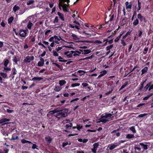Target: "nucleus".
I'll return each mask as SVG.
<instances>
[{"instance_id":"f257e3e1","label":"nucleus","mask_w":153,"mask_h":153,"mask_svg":"<svg viewBox=\"0 0 153 153\" xmlns=\"http://www.w3.org/2000/svg\"><path fill=\"white\" fill-rule=\"evenodd\" d=\"M53 113H56L55 116L58 118V120L61 118L67 116V110L66 109H63L59 111L55 109L53 111Z\"/></svg>"},{"instance_id":"f03ea898","label":"nucleus","mask_w":153,"mask_h":153,"mask_svg":"<svg viewBox=\"0 0 153 153\" xmlns=\"http://www.w3.org/2000/svg\"><path fill=\"white\" fill-rule=\"evenodd\" d=\"M59 7L61 10V7L62 8L64 12H68L69 9L67 7L69 6V3L70 1H59Z\"/></svg>"},{"instance_id":"7ed1b4c3","label":"nucleus","mask_w":153,"mask_h":153,"mask_svg":"<svg viewBox=\"0 0 153 153\" xmlns=\"http://www.w3.org/2000/svg\"><path fill=\"white\" fill-rule=\"evenodd\" d=\"M111 116L112 114L111 113H105V114L102 115L101 117L99 119V120H100L99 122H102L104 123H106V122L109 121V120L111 119Z\"/></svg>"},{"instance_id":"20e7f679","label":"nucleus","mask_w":153,"mask_h":153,"mask_svg":"<svg viewBox=\"0 0 153 153\" xmlns=\"http://www.w3.org/2000/svg\"><path fill=\"white\" fill-rule=\"evenodd\" d=\"M26 30H24L20 29L19 30V35L22 37H25L26 36Z\"/></svg>"},{"instance_id":"39448f33","label":"nucleus","mask_w":153,"mask_h":153,"mask_svg":"<svg viewBox=\"0 0 153 153\" xmlns=\"http://www.w3.org/2000/svg\"><path fill=\"white\" fill-rule=\"evenodd\" d=\"M34 58L33 56H27L25 57L24 60V61L25 62H30L31 61H33L34 59Z\"/></svg>"},{"instance_id":"423d86ee","label":"nucleus","mask_w":153,"mask_h":153,"mask_svg":"<svg viewBox=\"0 0 153 153\" xmlns=\"http://www.w3.org/2000/svg\"><path fill=\"white\" fill-rule=\"evenodd\" d=\"M137 18L139 19V20H140V23H142L143 22H144V23H146V22L145 17H144V16H142L140 13H139L138 14Z\"/></svg>"},{"instance_id":"0eeeda50","label":"nucleus","mask_w":153,"mask_h":153,"mask_svg":"<svg viewBox=\"0 0 153 153\" xmlns=\"http://www.w3.org/2000/svg\"><path fill=\"white\" fill-rule=\"evenodd\" d=\"M45 140L47 143L48 145H49L51 143V141L52 140V139L50 136H47L45 137Z\"/></svg>"},{"instance_id":"6e6552de","label":"nucleus","mask_w":153,"mask_h":153,"mask_svg":"<svg viewBox=\"0 0 153 153\" xmlns=\"http://www.w3.org/2000/svg\"><path fill=\"white\" fill-rule=\"evenodd\" d=\"M17 71L16 70V69L15 68H13L12 69V73L10 74V76L12 77V79H13L15 77V75L16 74Z\"/></svg>"},{"instance_id":"1a4fd4ad","label":"nucleus","mask_w":153,"mask_h":153,"mask_svg":"<svg viewBox=\"0 0 153 153\" xmlns=\"http://www.w3.org/2000/svg\"><path fill=\"white\" fill-rule=\"evenodd\" d=\"M45 61L44 59L41 58H40V61H39L37 63V66L39 67H41L43 66L45 63Z\"/></svg>"},{"instance_id":"9d476101","label":"nucleus","mask_w":153,"mask_h":153,"mask_svg":"<svg viewBox=\"0 0 153 153\" xmlns=\"http://www.w3.org/2000/svg\"><path fill=\"white\" fill-rule=\"evenodd\" d=\"M74 53H72L70 52V51H67L64 53V55H66L68 58H71L72 57V54Z\"/></svg>"},{"instance_id":"9b49d317","label":"nucleus","mask_w":153,"mask_h":153,"mask_svg":"<svg viewBox=\"0 0 153 153\" xmlns=\"http://www.w3.org/2000/svg\"><path fill=\"white\" fill-rule=\"evenodd\" d=\"M107 71L105 70H104L100 72V74L98 76L97 79H99L100 77L104 76L105 74H107Z\"/></svg>"},{"instance_id":"f8f14e48","label":"nucleus","mask_w":153,"mask_h":153,"mask_svg":"<svg viewBox=\"0 0 153 153\" xmlns=\"http://www.w3.org/2000/svg\"><path fill=\"white\" fill-rule=\"evenodd\" d=\"M120 144V143H117L116 145L114 144H111V145L110 146V147H109V149L111 150L115 149V148L117 147V146H119Z\"/></svg>"},{"instance_id":"ddd939ff","label":"nucleus","mask_w":153,"mask_h":153,"mask_svg":"<svg viewBox=\"0 0 153 153\" xmlns=\"http://www.w3.org/2000/svg\"><path fill=\"white\" fill-rule=\"evenodd\" d=\"M43 79V78L41 77H34L32 78V80L34 82L40 81Z\"/></svg>"},{"instance_id":"4468645a","label":"nucleus","mask_w":153,"mask_h":153,"mask_svg":"<svg viewBox=\"0 0 153 153\" xmlns=\"http://www.w3.org/2000/svg\"><path fill=\"white\" fill-rule=\"evenodd\" d=\"M126 138L128 139H131L134 138V136L133 134H126Z\"/></svg>"},{"instance_id":"2eb2a0df","label":"nucleus","mask_w":153,"mask_h":153,"mask_svg":"<svg viewBox=\"0 0 153 153\" xmlns=\"http://www.w3.org/2000/svg\"><path fill=\"white\" fill-rule=\"evenodd\" d=\"M57 14L58 15L60 19H61L62 21H64L65 19H64V15L59 12H58Z\"/></svg>"},{"instance_id":"dca6fc26","label":"nucleus","mask_w":153,"mask_h":153,"mask_svg":"<svg viewBox=\"0 0 153 153\" xmlns=\"http://www.w3.org/2000/svg\"><path fill=\"white\" fill-rule=\"evenodd\" d=\"M152 83V82L151 81L148 82V83L146 84V85L144 87V91H146L149 88V86H150V85Z\"/></svg>"},{"instance_id":"f3484780","label":"nucleus","mask_w":153,"mask_h":153,"mask_svg":"<svg viewBox=\"0 0 153 153\" xmlns=\"http://www.w3.org/2000/svg\"><path fill=\"white\" fill-rule=\"evenodd\" d=\"M10 120V119H7L5 118L1 119L0 120V124L9 121Z\"/></svg>"},{"instance_id":"a211bd4d","label":"nucleus","mask_w":153,"mask_h":153,"mask_svg":"<svg viewBox=\"0 0 153 153\" xmlns=\"http://www.w3.org/2000/svg\"><path fill=\"white\" fill-rule=\"evenodd\" d=\"M139 145L141 146V147L144 149V150H146L148 149L147 147L148 146L146 144H144L143 143H139Z\"/></svg>"},{"instance_id":"6ab92c4d","label":"nucleus","mask_w":153,"mask_h":153,"mask_svg":"<svg viewBox=\"0 0 153 153\" xmlns=\"http://www.w3.org/2000/svg\"><path fill=\"white\" fill-rule=\"evenodd\" d=\"M81 51H83L81 50ZM82 54L83 55H86L88 54L91 52V51L89 50H84Z\"/></svg>"},{"instance_id":"aec40b11","label":"nucleus","mask_w":153,"mask_h":153,"mask_svg":"<svg viewBox=\"0 0 153 153\" xmlns=\"http://www.w3.org/2000/svg\"><path fill=\"white\" fill-rule=\"evenodd\" d=\"M148 71L147 67H145L141 70V75H143L146 73Z\"/></svg>"},{"instance_id":"412c9836","label":"nucleus","mask_w":153,"mask_h":153,"mask_svg":"<svg viewBox=\"0 0 153 153\" xmlns=\"http://www.w3.org/2000/svg\"><path fill=\"white\" fill-rule=\"evenodd\" d=\"M21 142L22 144H25L26 143H28L29 144H32V143H31V141L25 140L24 139L21 140Z\"/></svg>"},{"instance_id":"4be33fe9","label":"nucleus","mask_w":153,"mask_h":153,"mask_svg":"<svg viewBox=\"0 0 153 153\" xmlns=\"http://www.w3.org/2000/svg\"><path fill=\"white\" fill-rule=\"evenodd\" d=\"M78 141L80 142H83V143H85L88 142V140L87 139H84L82 140V139L81 138L78 139Z\"/></svg>"},{"instance_id":"5701e85b","label":"nucleus","mask_w":153,"mask_h":153,"mask_svg":"<svg viewBox=\"0 0 153 153\" xmlns=\"http://www.w3.org/2000/svg\"><path fill=\"white\" fill-rule=\"evenodd\" d=\"M125 4L126 9H131L132 5L131 4H129V2L128 1L126 2Z\"/></svg>"},{"instance_id":"b1692460","label":"nucleus","mask_w":153,"mask_h":153,"mask_svg":"<svg viewBox=\"0 0 153 153\" xmlns=\"http://www.w3.org/2000/svg\"><path fill=\"white\" fill-rule=\"evenodd\" d=\"M14 19V17L13 16H12L10 17L8 19V23L9 24H11L12 23L13 20Z\"/></svg>"},{"instance_id":"393cba45","label":"nucleus","mask_w":153,"mask_h":153,"mask_svg":"<svg viewBox=\"0 0 153 153\" xmlns=\"http://www.w3.org/2000/svg\"><path fill=\"white\" fill-rule=\"evenodd\" d=\"M20 7L16 5H15L13 7V10L15 12L19 10Z\"/></svg>"},{"instance_id":"a878e982","label":"nucleus","mask_w":153,"mask_h":153,"mask_svg":"<svg viewBox=\"0 0 153 153\" xmlns=\"http://www.w3.org/2000/svg\"><path fill=\"white\" fill-rule=\"evenodd\" d=\"M131 31L129 30L126 33V35H125L123 36L122 39H124L126 37L128 36L131 33Z\"/></svg>"},{"instance_id":"bb28decb","label":"nucleus","mask_w":153,"mask_h":153,"mask_svg":"<svg viewBox=\"0 0 153 153\" xmlns=\"http://www.w3.org/2000/svg\"><path fill=\"white\" fill-rule=\"evenodd\" d=\"M65 83H66V81L65 80H60L59 81V84L61 86L64 85Z\"/></svg>"},{"instance_id":"cd10ccee","label":"nucleus","mask_w":153,"mask_h":153,"mask_svg":"<svg viewBox=\"0 0 153 153\" xmlns=\"http://www.w3.org/2000/svg\"><path fill=\"white\" fill-rule=\"evenodd\" d=\"M58 59H59V61L60 62H65L67 61V60H62L63 59L61 57V56H59L58 57Z\"/></svg>"},{"instance_id":"c85d7f7f","label":"nucleus","mask_w":153,"mask_h":153,"mask_svg":"<svg viewBox=\"0 0 153 153\" xmlns=\"http://www.w3.org/2000/svg\"><path fill=\"white\" fill-rule=\"evenodd\" d=\"M10 62V61L8 59L4 60V65L5 67H7L8 63Z\"/></svg>"},{"instance_id":"c756f323","label":"nucleus","mask_w":153,"mask_h":153,"mask_svg":"<svg viewBox=\"0 0 153 153\" xmlns=\"http://www.w3.org/2000/svg\"><path fill=\"white\" fill-rule=\"evenodd\" d=\"M130 131H132V132L134 133H136V131L135 129L134 126H132L130 128Z\"/></svg>"},{"instance_id":"7c9ffc66","label":"nucleus","mask_w":153,"mask_h":153,"mask_svg":"<svg viewBox=\"0 0 153 153\" xmlns=\"http://www.w3.org/2000/svg\"><path fill=\"white\" fill-rule=\"evenodd\" d=\"M113 44L110 45L109 46H108L106 47V50L107 51H109L113 48Z\"/></svg>"},{"instance_id":"2f4dec72","label":"nucleus","mask_w":153,"mask_h":153,"mask_svg":"<svg viewBox=\"0 0 153 153\" xmlns=\"http://www.w3.org/2000/svg\"><path fill=\"white\" fill-rule=\"evenodd\" d=\"M71 36H72L73 39L75 40H76L79 39V38H78V36L76 35H75L74 33H72V34H71Z\"/></svg>"},{"instance_id":"473e14b6","label":"nucleus","mask_w":153,"mask_h":153,"mask_svg":"<svg viewBox=\"0 0 153 153\" xmlns=\"http://www.w3.org/2000/svg\"><path fill=\"white\" fill-rule=\"evenodd\" d=\"M139 23V21L138 19H136L135 20H134V22L133 23V25L134 26H136Z\"/></svg>"},{"instance_id":"72a5a7b5","label":"nucleus","mask_w":153,"mask_h":153,"mask_svg":"<svg viewBox=\"0 0 153 153\" xmlns=\"http://www.w3.org/2000/svg\"><path fill=\"white\" fill-rule=\"evenodd\" d=\"M32 23L30 21L28 22V24H27V27L29 29H31V27H32Z\"/></svg>"},{"instance_id":"f704fd0d","label":"nucleus","mask_w":153,"mask_h":153,"mask_svg":"<svg viewBox=\"0 0 153 153\" xmlns=\"http://www.w3.org/2000/svg\"><path fill=\"white\" fill-rule=\"evenodd\" d=\"M11 70V69L10 68L5 67V66L4 67L3 71L6 72H7V71H10Z\"/></svg>"},{"instance_id":"c9c22d12","label":"nucleus","mask_w":153,"mask_h":153,"mask_svg":"<svg viewBox=\"0 0 153 153\" xmlns=\"http://www.w3.org/2000/svg\"><path fill=\"white\" fill-rule=\"evenodd\" d=\"M57 51H56L55 50H53L52 52L53 54V56H59V54L57 53Z\"/></svg>"},{"instance_id":"e433bc0d","label":"nucleus","mask_w":153,"mask_h":153,"mask_svg":"<svg viewBox=\"0 0 153 153\" xmlns=\"http://www.w3.org/2000/svg\"><path fill=\"white\" fill-rule=\"evenodd\" d=\"M19 61V60H17L16 56H15L14 57L13 59V61L16 64H18L17 61Z\"/></svg>"},{"instance_id":"4c0bfd02","label":"nucleus","mask_w":153,"mask_h":153,"mask_svg":"<svg viewBox=\"0 0 153 153\" xmlns=\"http://www.w3.org/2000/svg\"><path fill=\"white\" fill-rule=\"evenodd\" d=\"M141 4L139 1H138V8L137 9V11L138 12L139 10H140L141 9Z\"/></svg>"},{"instance_id":"58836bf2","label":"nucleus","mask_w":153,"mask_h":153,"mask_svg":"<svg viewBox=\"0 0 153 153\" xmlns=\"http://www.w3.org/2000/svg\"><path fill=\"white\" fill-rule=\"evenodd\" d=\"M71 143H68V142H64L62 144V147H64L68 145H70Z\"/></svg>"},{"instance_id":"ea45409f","label":"nucleus","mask_w":153,"mask_h":153,"mask_svg":"<svg viewBox=\"0 0 153 153\" xmlns=\"http://www.w3.org/2000/svg\"><path fill=\"white\" fill-rule=\"evenodd\" d=\"M80 85L79 83H75L71 85V86L72 87H74L75 86H79Z\"/></svg>"},{"instance_id":"a19ab883","label":"nucleus","mask_w":153,"mask_h":153,"mask_svg":"<svg viewBox=\"0 0 153 153\" xmlns=\"http://www.w3.org/2000/svg\"><path fill=\"white\" fill-rule=\"evenodd\" d=\"M148 114L147 113L141 114L138 115V117H139V118H143L144 116H146Z\"/></svg>"},{"instance_id":"79ce46f5","label":"nucleus","mask_w":153,"mask_h":153,"mask_svg":"<svg viewBox=\"0 0 153 153\" xmlns=\"http://www.w3.org/2000/svg\"><path fill=\"white\" fill-rule=\"evenodd\" d=\"M1 75L2 77L5 78L7 77V74L4 73H1Z\"/></svg>"},{"instance_id":"37998d69","label":"nucleus","mask_w":153,"mask_h":153,"mask_svg":"<svg viewBox=\"0 0 153 153\" xmlns=\"http://www.w3.org/2000/svg\"><path fill=\"white\" fill-rule=\"evenodd\" d=\"M70 52L71 53H75L79 54V55L81 53V52H80L79 51H70Z\"/></svg>"},{"instance_id":"c03bdc74","label":"nucleus","mask_w":153,"mask_h":153,"mask_svg":"<svg viewBox=\"0 0 153 153\" xmlns=\"http://www.w3.org/2000/svg\"><path fill=\"white\" fill-rule=\"evenodd\" d=\"M18 139V136H15L14 135H12V138H11V140H16Z\"/></svg>"},{"instance_id":"a18cd8bd","label":"nucleus","mask_w":153,"mask_h":153,"mask_svg":"<svg viewBox=\"0 0 153 153\" xmlns=\"http://www.w3.org/2000/svg\"><path fill=\"white\" fill-rule=\"evenodd\" d=\"M59 22V19H58V17L56 16L55 17V19L53 20V23H58Z\"/></svg>"},{"instance_id":"49530a36","label":"nucleus","mask_w":153,"mask_h":153,"mask_svg":"<svg viewBox=\"0 0 153 153\" xmlns=\"http://www.w3.org/2000/svg\"><path fill=\"white\" fill-rule=\"evenodd\" d=\"M117 130H114L113 131L112 133H116V136L117 137H119L120 135V133L119 132H116Z\"/></svg>"},{"instance_id":"de8ad7c7","label":"nucleus","mask_w":153,"mask_h":153,"mask_svg":"<svg viewBox=\"0 0 153 153\" xmlns=\"http://www.w3.org/2000/svg\"><path fill=\"white\" fill-rule=\"evenodd\" d=\"M121 43L123 46H125L126 45V44L125 42L124 39H122Z\"/></svg>"},{"instance_id":"09e8293b","label":"nucleus","mask_w":153,"mask_h":153,"mask_svg":"<svg viewBox=\"0 0 153 153\" xmlns=\"http://www.w3.org/2000/svg\"><path fill=\"white\" fill-rule=\"evenodd\" d=\"M97 148H98L93 147V148L91 149V152H92L93 153H96L97 150Z\"/></svg>"},{"instance_id":"8fccbe9b","label":"nucleus","mask_w":153,"mask_h":153,"mask_svg":"<svg viewBox=\"0 0 153 153\" xmlns=\"http://www.w3.org/2000/svg\"><path fill=\"white\" fill-rule=\"evenodd\" d=\"M38 147V146L36 145V144H33V145H32V149H38V148H37V147Z\"/></svg>"},{"instance_id":"3c124183","label":"nucleus","mask_w":153,"mask_h":153,"mask_svg":"<svg viewBox=\"0 0 153 153\" xmlns=\"http://www.w3.org/2000/svg\"><path fill=\"white\" fill-rule=\"evenodd\" d=\"M63 47H62V46L61 47H59L57 48H56V51L59 53V51L61 50L62 49Z\"/></svg>"},{"instance_id":"603ef678","label":"nucleus","mask_w":153,"mask_h":153,"mask_svg":"<svg viewBox=\"0 0 153 153\" xmlns=\"http://www.w3.org/2000/svg\"><path fill=\"white\" fill-rule=\"evenodd\" d=\"M113 88H111V90L106 93V94H105V95H109V94L111 93L112 91H113Z\"/></svg>"},{"instance_id":"864d4df0","label":"nucleus","mask_w":153,"mask_h":153,"mask_svg":"<svg viewBox=\"0 0 153 153\" xmlns=\"http://www.w3.org/2000/svg\"><path fill=\"white\" fill-rule=\"evenodd\" d=\"M99 146V143H95L94 144L93 148H98V146Z\"/></svg>"},{"instance_id":"5fc2aeb1","label":"nucleus","mask_w":153,"mask_h":153,"mask_svg":"<svg viewBox=\"0 0 153 153\" xmlns=\"http://www.w3.org/2000/svg\"><path fill=\"white\" fill-rule=\"evenodd\" d=\"M34 1H28L27 2V5H30L33 3Z\"/></svg>"},{"instance_id":"6e6d98bb","label":"nucleus","mask_w":153,"mask_h":153,"mask_svg":"<svg viewBox=\"0 0 153 153\" xmlns=\"http://www.w3.org/2000/svg\"><path fill=\"white\" fill-rule=\"evenodd\" d=\"M60 88L59 86H56L55 88V91L57 92L60 91Z\"/></svg>"},{"instance_id":"4d7b16f0","label":"nucleus","mask_w":153,"mask_h":153,"mask_svg":"<svg viewBox=\"0 0 153 153\" xmlns=\"http://www.w3.org/2000/svg\"><path fill=\"white\" fill-rule=\"evenodd\" d=\"M148 47L147 48H144V52H143V53H144V54H146L147 51H148Z\"/></svg>"},{"instance_id":"13d9d810","label":"nucleus","mask_w":153,"mask_h":153,"mask_svg":"<svg viewBox=\"0 0 153 153\" xmlns=\"http://www.w3.org/2000/svg\"><path fill=\"white\" fill-rule=\"evenodd\" d=\"M146 105V103H140L138 105H137V107H140V106H142L143 105Z\"/></svg>"},{"instance_id":"bf43d9fd","label":"nucleus","mask_w":153,"mask_h":153,"mask_svg":"<svg viewBox=\"0 0 153 153\" xmlns=\"http://www.w3.org/2000/svg\"><path fill=\"white\" fill-rule=\"evenodd\" d=\"M65 128H66V129H70L72 127L71 126H70L69 124H66L65 126Z\"/></svg>"},{"instance_id":"052dcab7","label":"nucleus","mask_w":153,"mask_h":153,"mask_svg":"<svg viewBox=\"0 0 153 153\" xmlns=\"http://www.w3.org/2000/svg\"><path fill=\"white\" fill-rule=\"evenodd\" d=\"M77 127H76V128H77L78 130L80 131V129L82 128V126H80L79 125H77Z\"/></svg>"},{"instance_id":"680f3d73","label":"nucleus","mask_w":153,"mask_h":153,"mask_svg":"<svg viewBox=\"0 0 153 153\" xmlns=\"http://www.w3.org/2000/svg\"><path fill=\"white\" fill-rule=\"evenodd\" d=\"M62 47H65L66 48H71L73 49H74V48L72 47H71V46H62Z\"/></svg>"},{"instance_id":"e2e57ef3","label":"nucleus","mask_w":153,"mask_h":153,"mask_svg":"<svg viewBox=\"0 0 153 153\" xmlns=\"http://www.w3.org/2000/svg\"><path fill=\"white\" fill-rule=\"evenodd\" d=\"M79 100L78 98H76L70 101V102H72L74 101H78Z\"/></svg>"},{"instance_id":"0e129e2a","label":"nucleus","mask_w":153,"mask_h":153,"mask_svg":"<svg viewBox=\"0 0 153 153\" xmlns=\"http://www.w3.org/2000/svg\"><path fill=\"white\" fill-rule=\"evenodd\" d=\"M94 57V55L93 54L92 55H91L90 56H88L87 57H86L88 59H91L93 58Z\"/></svg>"},{"instance_id":"69168bd1","label":"nucleus","mask_w":153,"mask_h":153,"mask_svg":"<svg viewBox=\"0 0 153 153\" xmlns=\"http://www.w3.org/2000/svg\"><path fill=\"white\" fill-rule=\"evenodd\" d=\"M54 65H55L58 68H60V65L56 63H53Z\"/></svg>"},{"instance_id":"338daca9","label":"nucleus","mask_w":153,"mask_h":153,"mask_svg":"<svg viewBox=\"0 0 153 153\" xmlns=\"http://www.w3.org/2000/svg\"><path fill=\"white\" fill-rule=\"evenodd\" d=\"M82 85L84 87H86L88 85V84L86 83L83 82L82 84Z\"/></svg>"},{"instance_id":"774afa93","label":"nucleus","mask_w":153,"mask_h":153,"mask_svg":"<svg viewBox=\"0 0 153 153\" xmlns=\"http://www.w3.org/2000/svg\"><path fill=\"white\" fill-rule=\"evenodd\" d=\"M7 111L9 113H11L13 112V110H10L9 109H7Z\"/></svg>"}]
</instances>
